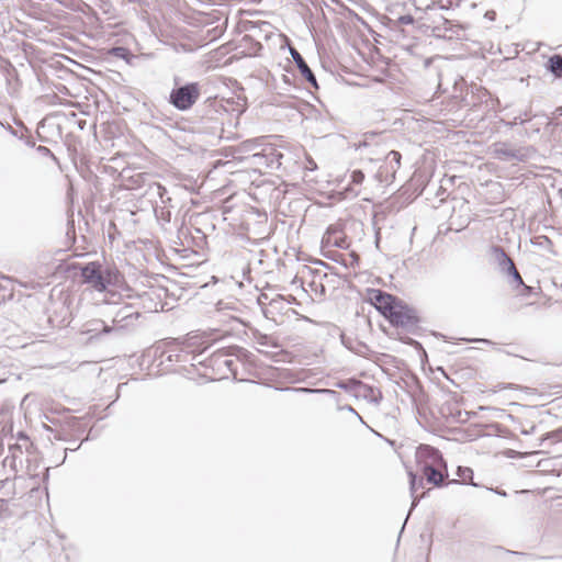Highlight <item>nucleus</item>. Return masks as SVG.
Segmentation results:
<instances>
[{"instance_id":"obj_1","label":"nucleus","mask_w":562,"mask_h":562,"mask_svg":"<svg viewBox=\"0 0 562 562\" xmlns=\"http://www.w3.org/2000/svg\"><path fill=\"white\" fill-rule=\"evenodd\" d=\"M83 282L98 292L106 290L108 285L119 283L120 273L115 268L99 262H89L81 268Z\"/></svg>"},{"instance_id":"obj_2","label":"nucleus","mask_w":562,"mask_h":562,"mask_svg":"<svg viewBox=\"0 0 562 562\" xmlns=\"http://www.w3.org/2000/svg\"><path fill=\"white\" fill-rule=\"evenodd\" d=\"M199 95L198 83H188L171 91L170 103L178 110L186 111L196 102Z\"/></svg>"},{"instance_id":"obj_3","label":"nucleus","mask_w":562,"mask_h":562,"mask_svg":"<svg viewBox=\"0 0 562 562\" xmlns=\"http://www.w3.org/2000/svg\"><path fill=\"white\" fill-rule=\"evenodd\" d=\"M386 317L393 325L404 328L413 327L417 323L415 312L403 305L400 301L393 305L392 311Z\"/></svg>"},{"instance_id":"obj_4","label":"nucleus","mask_w":562,"mask_h":562,"mask_svg":"<svg viewBox=\"0 0 562 562\" xmlns=\"http://www.w3.org/2000/svg\"><path fill=\"white\" fill-rule=\"evenodd\" d=\"M493 255L502 272L512 276L518 285L524 284L522 279L517 271L513 260L505 254L502 248L495 247L493 249Z\"/></svg>"},{"instance_id":"obj_5","label":"nucleus","mask_w":562,"mask_h":562,"mask_svg":"<svg viewBox=\"0 0 562 562\" xmlns=\"http://www.w3.org/2000/svg\"><path fill=\"white\" fill-rule=\"evenodd\" d=\"M139 315V312L134 306L124 305L115 312L113 324L119 328H127L134 326Z\"/></svg>"},{"instance_id":"obj_6","label":"nucleus","mask_w":562,"mask_h":562,"mask_svg":"<svg viewBox=\"0 0 562 562\" xmlns=\"http://www.w3.org/2000/svg\"><path fill=\"white\" fill-rule=\"evenodd\" d=\"M322 245L324 248H341L345 249L348 247V243L346 240V236L342 234L338 226H329L322 238Z\"/></svg>"},{"instance_id":"obj_7","label":"nucleus","mask_w":562,"mask_h":562,"mask_svg":"<svg viewBox=\"0 0 562 562\" xmlns=\"http://www.w3.org/2000/svg\"><path fill=\"white\" fill-rule=\"evenodd\" d=\"M374 306L386 317L398 300L391 294L374 290L371 296Z\"/></svg>"},{"instance_id":"obj_8","label":"nucleus","mask_w":562,"mask_h":562,"mask_svg":"<svg viewBox=\"0 0 562 562\" xmlns=\"http://www.w3.org/2000/svg\"><path fill=\"white\" fill-rule=\"evenodd\" d=\"M290 54L294 60V63L296 64L300 72L302 74V76L314 87V88H318L317 86V81H316V77L315 75L313 74V71L311 70V68L308 67V65L305 63L304 58L302 57V55L295 49V48H290Z\"/></svg>"},{"instance_id":"obj_9","label":"nucleus","mask_w":562,"mask_h":562,"mask_svg":"<svg viewBox=\"0 0 562 562\" xmlns=\"http://www.w3.org/2000/svg\"><path fill=\"white\" fill-rule=\"evenodd\" d=\"M351 182L345 188L347 196L356 198L360 194L359 187L364 180V173L361 170H353L350 175Z\"/></svg>"},{"instance_id":"obj_10","label":"nucleus","mask_w":562,"mask_h":562,"mask_svg":"<svg viewBox=\"0 0 562 562\" xmlns=\"http://www.w3.org/2000/svg\"><path fill=\"white\" fill-rule=\"evenodd\" d=\"M423 474L426 477L427 482L435 486H439L443 482V474L432 465H424Z\"/></svg>"},{"instance_id":"obj_11","label":"nucleus","mask_w":562,"mask_h":562,"mask_svg":"<svg viewBox=\"0 0 562 562\" xmlns=\"http://www.w3.org/2000/svg\"><path fill=\"white\" fill-rule=\"evenodd\" d=\"M548 68L557 78H562V56H551L548 61Z\"/></svg>"},{"instance_id":"obj_12","label":"nucleus","mask_w":562,"mask_h":562,"mask_svg":"<svg viewBox=\"0 0 562 562\" xmlns=\"http://www.w3.org/2000/svg\"><path fill=\"white\" fill-rule=\"evenodd\" d=\"M495 153L498 158H503V159H512V158L517 157L516 154L514 153V150L506 147L505 145H502V146L495 148Z\"/></svg>"},{"instance_id":"obj_13","label":"nucleus","mask_w":562,"mask_h":562,"mask_svg":"<svg viewBox=\"0 0 562 562\" xmlns=\"http://www.w3.org/2000/svg\"><path fill=\"white\" fill-rule=\"evenodd\" d=\"M295 392H303V393H324L328 395H336V392L329 389H307V387H297L292 389Z\"/></svg>"},{"instance_id":"obj_14","label":"nucleus","mask_w":562,"mask_h":562,"mask_svg":"<svg viewBox=\"0 0 562 562\" xmlns=\"http://www.w3.org/2000/svg\"><path fill=\"white\" fill-rule=\"evenodd\" d=\"M110 54L114 57H117V58H121V59H127L130 57V52L127 48L125 47H122V46H117V47H113L111 50H110Z\"/></svg>"},{"instance_id":"obj_15","label":"nucleus","mask_w":562,"mask_h":562,"mask_svg":"<svg viewBox=\"0 0 562 562\" xmlns=\"http://www.w3.org/2000/svg\"><path fill=\"white\" fill-rule=\"evenodd\" d=\"M150 189H151V191H153L155 194H157V195L160 198L161 202H165V201H164V196H165V194H166V192H167V190H166V188H165V187H162V186H161V184H159V183H155Z\"/></svg>"},{"instance_id":"obj_16","label":"nucleus","mask_w":562,"mask_h":562,"mask_svg":"<svg viewBox=\"0 0 562 562\" xmlns=\"http://www.w3.org/2000/svg\"><path fill=\"white\" fill-rule=\"evenodd\" d=\"M390 162H394L396 168L400 166V160H401V154L398 151H395V150H391L389 154H387V157H386Z\"/></svg>"},{"instance_id":"obj_17","label":"nucleus","mask_w":562,"mask_h":562,"mask_svg":"<svg viewBox=\"0 0 562 562\" xmlns=\"http://www.w3.org/2000/svg\"><path fill=\"white\" fill-rule=\"evenodd\" d=\"M398 22L403 25H409L414 23V18L409 14H405L398 18Z\"/></svg>"},{"instance_id":"obj_18","label":"nucleus","mask_w":562,"mask_h":562,"mask_svg":"<svg viewBox=\"0 0 562 562\" xmlns=\"http://www.w3.org/2000/svg\"><path fill=\"white\" fill-rule=\"evenodd\" d=\"M409 483H411V491L412 493H415L416 488H417V481H416V475L413 473V472H409Z\"/></svg>"},{"instance_id":"obj_19","label":"nucleus","mask_w":562,"mask_h":562,"mask_svg":"<svg viewBox=\"0 0 562 562\" xmlns=\"http://www.w3.org/2000/svg\"><path fill=\"white\" fill-rule=\"evenodd\" d=\"M191 346H192L191 338L186 339L183 342H181L180 351L189 352V349Z\"/></svg>"},{"instance_id":"obj_20","label":"nucleus","mask_w":562,"mask_h":562,"mask_svg":"<svg viewBox=\"0 0 562 562\" xmlns=\"http://www.w3.org/2000/svg\"><path fill=\"white\" fill-rule=\"evenodd\" d=\"M305 168L308 170H315L317 168V165L313 159L310 158V159H307Z\"/></svg>"},{"instance_id":"obj_21","label":"nucleus","mask_w":562,"mask_h":562,"mask_svg":"<svg viewBox=\"0 0 562 562\" xmlns=\"http://www.w3.org/2000/svg\"><path fill=\"white\" fill-rule=\"evenodd\" d=\"M97 324H98V325H101V327H102V328H101V331H102V333L108 334V333L112 331V327H110V326H108V325H104L103 323H97Z\"/></svg>"},{"instance_id":"obj_22","label":"nucleus","mask_w":562,"mask_h":562,"mask_svg":"<svg viewBox=\"0 0 562 562\" xmlns=\"http://www.w3.org/2000/svg\"><path fill=\"white\" fill-rule=\"evenodd\" d=\"M269 338L267 336H263L260 340H259V344L261 346H268L269 342H268Z\"/></svg>"},{"instance_id":"obj_23","label":"nucleus","mask_w":562,"mask_h":562,"mask_svg":"<svg viewBox=\"0 0 562 562\" xmlns=\"http://www.w3.org/2000/svg\"><path fill=\"white\" fill-rule=\"evenodd\" d=\"M552 437H557L559 439H562V428L559 429L557 432L552 434Z\"/></svg>"},{"instance_id":"obj_24","label":"nucleus","mask_w":562,"mask_h":562,"mask_svg":"<svg viewBox=\"0 0 562 562\" xmlns=\"http://www.w3.org/2000/svg\"><path fill=\"white\" fill-rule=\"evenodd\" d=\"M347 409L353 414H356L358 416V418L361 420V417L357 414V412L351 407V406H347Z\"/></svg>"},{"instance_id":"obj_25","label":"nucleus","mask_w":562,"mask_h":562,"mask_svg":"<svg viewBox=\"0 0 562 562\" xmlns=\"http://www.w3.org/2000/svg\"><path fill=\"white\" fill-rule=\"evenodd\" d=\"M224 363H225V366H227L228 368H231V366H232V363H233V360H231V359H226V360L224 361Z\"/></svg>"},{"instance_id":"obj_26","label":"nucleus","mask_w":562,"mask_h":562,"mask_svg":"<svg viewBox=\"0 0 562 562\" xmlns=\"http://www.w3.org/2000/svg\"><path fill=\"white\" fill-rule=\"evenodd\" d=\"M40 149L42 150V153L49 151L47 147H40Z\"/></svg>"},{"instance_id":"obj_27","label":"nucleus","mask_w":562,"mask_h":562,"mask_svg":"<svg viewBox=\"0 0 562 562\" xmlns=\"http://www.w3.org/2000/svg\"><path fill=\"white\" fill-rule=\"evenodd\" d=\"M40 149L42 150V153L49 151L47 147H40Z\"/></svg>"},{"instance_id":"obj_28","label":"nucleus","mask_w":562,"mask_h":562,"mask_svg":"<svg viewBox=\"0 0 562 562\" xmlns=\"http://www.w3.org/2000/svg\"><path fill=\"white\" fill-rule=\"evenodd\" d=\"M93 330H99V328H93ZM85 331H86V333H90V331H92V329L87 328Z\"/></svg>"},{"instance_id":"obj_29","label":"nucleus","mask_w":562,"mask_h":562,"mask_svg":"<svg viewBox=\"0 0 562 562\" xmlns=\"http://www.w3.org/2000/svg\"><path fill=\"white\" fill-rule=\"evenodd\" d=\"M338 386L341 387V389L346 387L345 383H338Z\"/></svg>"},{"instance_id":"obj_30","label":"nucleus","mask_w":562,"mask_h":562,"mask_svg":"<svg viewBox=\"0 0 562 562\" xmlns=\"http://www.w3.org/2000/svg\"><path fill=\"white\" fill-rule=\"evenodd\" d=\"M464 472H469L470 474H472V471L470 469H465Z\"/></svg>"}]
</instances>
